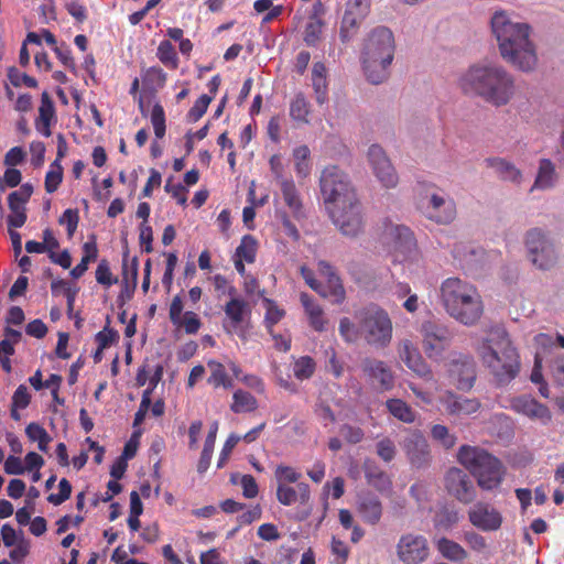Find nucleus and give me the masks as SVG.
I'll return each mask as SVG.
<instances>
[{
  "label": "nucleus",
  "instance_id": "obj_1",
  "mask_svg": "<svg viewBox=\"0 0 564 564\" xmlns=\"http://www.w3.org/2000/svg\"><path fill=\"white\" fill-rule=\"evenodd\" d=\"M491 31L507 63L522 72L535 67L538 57L527 23L513 22L505 11H497L491 18Z\"/></svg>",
  "mask_w": 564,
  "mask_h": 564
},
{
  "label": "nucleus",
  "instance_id": "obj_2",
  "mask_svg": "<svg viewBox=\"0 0 564 564\" xmlns=\"http://www.w3.org/2000/svg\"><path fill=\"white\" fill-rule=\"evenodd\" d=\"M459 86L496 107L509 104L516 95L513 76L497 65L470 66L460 77Z\"/></svg>",
  "mask_w": 564,
  "mask_h": 564
},
{
  "label": "nucleus",
  "instance_id": "obj_3",
  "mask_svg": "<svg viewBox=\"0 0 564 564\" xmlns=\"http://www.w3.org/2000/svg\"><path fill=\"white\" fill-rule=\"evenodd\" d=\"M355 322L348 317L339 321L338 330L348 344L364 339L376 348H384L392 340V321L389 314L376 304L367 305L355 312Z\"/></svg>",
  "mask_w": 564,
  "mask_h": 564
},
{
  "label": "nucleus",
  "instance_id": "obj_4",
  "mask_svg": "<svg viewBox=\"0 0 564 564\" xmlns=\"http://www.w3.org/2000/svg\"><path fill=\"white\" fill-rule=\"evenodd\" d=\"M477 352L498 384L509 383L519 373L520 357L506 330L491 332L489 338L477 348Z\"/></svg>",
  "mask_w": 564,
  "mask_h": 564
},
{
  "label": "nucleus",
  "instance_id": "obj_5",
  "mask_svg": "<svg viewBox=\"0 0 564 564\" xmlns=\"http://www.w3.org/2000/svg\"><path fill=\"white\" fill-rule=\"evenodd\" d=\"M441 299L448 315L463 325H475L484 314V303L477 288L459 278L443 281Z\"/></svg>",
  "mask_w": 564,
  "mask_h": 564
},
{
  "label": "nucleus",
  "instance_id": "obj_6",
  "mask_svg": "<svg viewBox=\"0 0 564 564\" xmlns=\"http://www.w3.org/2000/svg\"><path fill=\"white\" fill-rule=\"evenodd\" d=\"M394 53L395 41L390 29L377 26L367 35L360 59L368 82L378 85L389 77Z\"/></svg>",
  "mask_w": 564,
  "mask_h": 564
},
{
  "label": "nucleus",
  "instance_id": "obj_7",
  "mask_svg": "<svg viewBox=\"0 0 564 564\" xmlns=\"http://www.w3.org/2000/svg\"><path fill=\"white\" fill-rule=\"evenodd\" d=\"M457 459L476 478L482 490H492L503 480L506 470L502 463L484 448L463 445Z\"/></svg>",
  "mask_w": 564,
  "mask_h": 564
},
{
  "label": "nucleus",
  "instance_id": "obj_8",
  "mask_svg": "<svg viewBox=\"0 0 564 564\" xmlns=\"http://www.w3.org/2000/svg\"><path fill=\"white\" fill-rule=\"evenodd\" d=\"M321 192L325 203L334 206L345 205L357 197L348 176L336 165L326 166L319 178Z\"/></svg>",
  "mask_w": 564,
  "mask_h": 564
},
{
  "label": "nucleus",
  "instance_id": "obj_9",
  "mask_svg": "<svg viewBox=\"0 0 564 564\" xmlns=\"http://www.w3.org/2000/svg\"><path fill=\"white\" fill-rule=\"evenodd\" d=\"M524 245L532 263L541 269L553 268L558 259L554 242L540 228H532L527 231Z\"/></svg>",
  "mask_w": 564,
  "mask_h": 564
},
{
  "label": "nucleus",
  "instance_id": "obj_10",
  "mask_svg": "<svg viewBox=\"0 0 564 564\" xmlns=\"http://www.w3.org/2000/svg\"><path fill=\"white\" fill-rule=\"evenodd\" d=\"M333 223L347 237H357L364 229L361 204L357 197L329 210Z\"/></svg>",
  "mask_w": 564,
  "mask_h": 564
},
{
  "label": "nucleus",
  "instance_id": "obj_11",
  "mask_svg": "<svg viewBox=\"0 0 564 564\" xmlns=\"http://www.w3.org/2000/svg\"><path fill=\"white\" fill-rule=\"evenodd\" d=\"M422 346L425 355L430 359L437 360L442 357L453 339L451 329L435 321H426L421 325Z\"/></svg>",
  "mask_w": 564,
  "mask_h": 564
},
{
  "label": "nucleus",
  "instance_id": "obj_12",
  "mask_svg": "<svg viewBox=\"0 0 564 564\" xmlns=\"http://www.w3.org/2000/svg\"><path fill=\"white\" fill-rule=\"evenodd\" d=\"M228 294L232 296L224 307L226 319L224 328L228 334L236 333L241 339H247V332L242 327L246 316L250 313L249 305L242 297H236L237 289L232 285L228 286Z\"/></svg>",
  "mask_w": 564,
  "mask_h": 564
},
{
  "label": "nucleus",
  "instance_id": "obj_13",
  "mask_svg": "<svg viewBox=\"0 0 564 564\" xmlns=\"http://www.w3.org/2000/svg\"><path fill=\"white\" fill-rule=\"evenodd\" d=\"M397 556L403 564H422L430 556L426 538L413 533L401 535L397 544Z\"/></svg>",
  "mask_w": 564,
  "mask_h": 564
},
{
  "label": "nucleus",
  "instance_id": "obj_14",
  "mask_svg": "<svg viewBox=\"0 0 564 564\" xmlns=\"http://www.w3.org/2000/svg\"><path fill=\"white\" fill-rule=\"evenodd\" d=\"M449 378L458 389H470L476 379L474 358L469 355L453 352L446 364Z\"/></svg>",
  "mask_w": 564,
  "mask_h": 564
},
{
  "label": "nucleus",
  "instance_id": "obj_15",
  "mask_svg": "<svg viewBox=\"0 0 564 564\" xmlns=\"http://www.w3.org/2000/svg\"><path fill=\"white\" fill-rule=\"evenodd\" d=\"M467 517L470 524L482 532H496L503 523L501 512L492 505L484 501H478L470 507Z\"/></svg>",
  "mask_w": 564,
  "mask_h": 564
},
{
  "label": "nucleus",
  "instance_id": "obj_16",
  "mask_svg": "<svg viewBox=\"0 0 564 564\" xmlns=\"http://www.w3.org/2000/svg\"><path fill=\"white\" fill-rule=\"evenodd\" d=\"M447 492L462 503H470L476 498V488L466 471L460 468H451L444 478Z\"/></svg>",
  "mask_w": 564,
  "mask_h": 564
},
{
  "label": "nucleus",
  "instance_id": "obj_17",
  "mask_svg": "<svg viewBox=\"0 0 564 564\" xmlns=\"http://www.w3.org/2000/svg\"><path fill=\"white\" fill-rule=\"evenodd\" d=\"M368 161L372 167L373 174L383 187L394 188L398 185L399 176L380 145L372 144L369 148Z\"/></svg>",
  "mask_w": 564,
  "mask_h": 564
},
{
  "label": "nucleus",
  "instance_id": "obj_18",
  "mask_svg": "<svg viewBox=\"0 0 564 564\" xmlns=\"http://www.w3.org/2000/svg\"><path fill=\"white\" fill-rule=\"evenodd\" d=\"M370 11V0H348L340 25V39L349 41Z\"/></svg>",
  "mask_w": 564,
  "mask_h": 564
},
{
  "label": "nucleus",
  "instance_id": "obj_19",
  "mask_svg": "<svg viewBox=\"0 0 564 564\" xmlns=\"http://www.w3.org/2000/svg\"><path fill=\"white\" fill-rule=\"evenodd\" d=\"M402 448L412 466L421 468L430 464V445L421 431L410 432L403 440Z\"/></svg>",
  "mask_w": 564,
  "mask_h": 564
},
{
  "label": "nucleus",
  "instance_id": "obj_20",
  "mask_svg": "<svg viewBox=\"0 0 564 564\" xmlns=\"http://www.w3.org/2000/svg\"><path fill=\"white\" fill-rule=\"evenodd\" d=\"M429 219L438 224H449L456 217V204L452 198L432 194L425 207Z\"/></svg>",
  "mask_w": 564,
  "mask_h": 564
},
{
  "label": "nucleus",
  "instance_id": "obj_21",
  "mask_svg": "<svg viewBox=\"0 0 564 564\" xmlns=\"http://www.w3.org/2000/svg\"><path fill=\"white\" fill-rule=\"evenodd\" d=\"M361 369L370 380L378 381L382 391H390L394 387V375L384 361L366 358L362 360Z\"/></svg>",
  "mask_w": 564,
  "mask_h": 564
},
{
  "label": "nucleus",
  "instance_id": "obj_22",
  "mask_svg": "<svg viewBox=\"0 0 564 564\" xmlns=\"http://www.w3.org/2000/svg\"><path fill=\"white\" fill-rule=\"evenodd\" d=\"M318 270L322 275L327 278L326 284H323L318 294L323 297L330 299L335 304L343 303L346 297V292L334 268L326 261H319Z\"/></svg>",
  "mask_w": 564,
  "mask_h": 564
},
{
  "label": "nucleus",
  "instance_id": "obj_23",
  "mask_svg": "<svg viewBox=\"0 0 564 564\" xmlns=\"http://www.w3.org/2000/svg\"><path fill=\"white\" fill-rule=\"evenodd\" d=\"M511 408L519 414L546 424L551 420L549 408L530 395L517 397L511 401Z\"/></svg>",
  "mask_w": 564,
  "mask_h": 564
},
{
  "label": "nucleus",
  "instance_id": "obj_24",
  "mask_svg": "<svg viewBox=\"0 0 564 564\" xmlns=\"http://www.w3.org/2000/svg\"><path fill=\"white\" fill-rule=\"evenodd\" d=\"M383 237L395 250L406 252L415 245L410 228L403 225H395L391 220L384 221Z\"/></svg>",
  "mask_w": 564,
  "mask_h": 564
},
{
  "label": "nucleus",
  "instance_id": "obj_25",
  "mask_svg": "<svg viewBox=\"0 0 564 564\" xmlns=\"http://www.w3.org/2000/svg\"><path fill=\"white\" fill-rule=\"evenodd\" d=\"M311 499L310 486L306 482H297L295 487L290 485H276V500L282 506L295 503L306 505Z\"/></svg>",
  "mask_w": 564,
  "mask_h": 564
},
{
  "label": "nucleus",
  "instance_id": "obj_26",
  "mask_svg": "<svg viewBox=\"0 0 564 564\" xmlns=\"http://www.w3.org/2000/svg\"><path fill=\"white\" fill-rule=\"evenodd\" d=\"M441 403L445 406L447 413L452 415L473 414L480 406L477 400L462 398L451 391H446L441 397Z\"/></svg>",
  "mask_w": 564,
  "mask_h": 564
},
{
  "label": "nucleus",
  "instance_id": "obj_27",
  "mask_svg": "<svg viewBox=\"0 0 564 564\" xmlns=\"http://www.w3.org/2000/svg\"><path fill=\"white\" fill-rule=\"evenodd\" d=\"M358 511L365 522L377 524L382 516L381 501L372 494L361 495L358 500Z\"/></svg>",
  "mask_w": 564,
  "mask_h": 564
},
{
  "label": "nucleus",
  "instance_id": "obj_28",
  "mask_svg": "<svg viewBox=\"0 0 564 564\" xmlns=\"http://www.w3.org/2000/svg\"><path fill=\"white\" fill-rule=\"evenodd\" d=\"M485 162L487 167L492 169L502 181H509L516 184L521 182L522 173L513 163L502 158H488Z\"/></svg>",
  "mask_w": 564,
  "mask_h": 564
},
{
  "label": "nucleus",
  "instance_id": "obj_29",
  "mask_svg": "<svg viewBox=\"0 0 564 564\" xmlns=\"http://www.w3.org/2000/svg\"><path fill=\"white\" fill-rule=\"evenodd\" d=\"M300 301L308 317L310 326L318 333L324 332L327 319L324 316L323 308L307 293H301Z\"/></svg>",
  "mask_w": 564,
  "mask_h": 564
},
{
  "label": "nucleus",
  "instance_id": "obj_30",
  "mask_svg": "<svg viewBox=\"0 0 564 564\" xmlns=\"http://www.w3.org/2000/svg\"><path fill=\"white\" fill-rule=\"evenodd\" d=\"M312 86L316 96V101L323 105L327 100L328 84L327 68L324 63L316 62L312 68Z\"/></svg>",
  "mask_w": 564,
  "mask_h": 564
},
{
  "label": "nucleus",
  "instance_id": "obj_31",
  "mask_svg": "<svg viewBox=\"0 0 564 564\" xmlns=\"http://www.w3.org/2000/svg\"><path fill=\"white\" fill-rule=\"evenodd\" d=\"M557 174L554 163L550 159H541L539 162L538 174L531 188L547 189L554 186Z\"/></svg>",
  "mask_w": 564,
  "mask_h": 564
},
{
  "label": "nucleus",
  "instance_id": "obj_32",
  "mask_svg": "<svg viewBox=\"0 0 564 564\" xmlns=\"http://www.w3.org/2000/svg\"><path fill=\"white\" fill-rule=\"evenodd\" d=\"M138 281V258L133 257L132 263L129 267L127 263V259H123L122 264V283L123 289L120 293V300L128 301L132 297L134 290L137 288Z\"/></svg>",
  "mask_w": 564,
  "mask_h": 564
},
{
  "label": "nucleus",
  "instance_id": "obj_33",
  "mask_svg": "<svg viewBox=\"0 0 564 564\" xmlns=\"http://www.w3.org/2000/svg\"><path fill=\"white\" fill-rule=\"evenodd\" d=\"M436 549L444 558L452 562H463L468 557V552L459 543L447 538L438 539Z\"/></svg>",
  "mask_w": 564,
  "mask_h": 564
},
{
  "label": "nucleus",
  "instance_id": "obj_34",
  "mask_svg": "<svg viewBox=\"0 0 564 564\" xmlns=\"http://www.w3.org/2000/svg\"><path fill=\"white\" fill-rule=\"evenodd\" d=\"M284 203L292 210L293 215L299 218L302 215V200L300 194L296 189L294 181L291 180H282L279 184Z\"/></svg>",
  "mask_w": 564,
  "mask_h": 564
},
{
  "label": "nucleus",
  "instance_id": "obj_35",
  "mask_svg": "<svg viewBox=\"0 0 564 564\" xmlns=\"http://www.w3.org/2000/svg\"><path fill=\"white\" fill-rule=\"evenodd\" d=\"M386 408L393 417L403 423L411 424L416 419V414L413 409L402 399H388L386 401Z\"/></svg>",
  "mask_w": 564,
  "mask_h": 564
},
{
  "label": "nucleus",
  "instance_id": "obj_36",
  "mask_svg": "<svg viewBox=\"0 0 564 564\" xmlns=\"http://www.w3.org/2000/svg\"><path fill=\"white\" fill-rule=\"evenodd\" d=\"M257 408L258 401L251 393L241 389L235 391L230 405V410L234 413L252 412L257 410Z\"/></svg>",
  "mask_w": 564,
  "mask_h": 564
},
{
  "label": "nucleus",
  "instance_id": "obj_37",
  "mask_svg": "<svg viewBox=\"0 0 564 564\" xmlns=\"http://www.w3.org/2000/svg\"><path fill=\"white\" fill-rule=\"evenodd\" d=\"M207 365L210 368V376L207 380L209 384H212L214 388L224 387L225 389L232 387V380L227 375L223 364L210 360Z\"/></svg>",
  "mask_w": 564,
  "mask_h": 564
},
{
  "label": "nucleus",
  "instance_id": "obj_38",
  "mask_svg": "<svg viewBox=\"0 0 564 564\" xmlns=\"http://www.w3.org/2000/svg\"><path fill=\"white\" fill-rule=\"evenodd\" d=\"M310 115V104L306 100L305 96L300 93L297 94L291 102L290 106V116L293 120L302 123L308 122Z\"/></svg>",
  "mask_w": 564,
  "mask_h": 564
},
{
  "label": "nucleus",
  "instance_id": "obj_39",
  "mask_svg": "<svg viewBox=\"0 0 564 564\" xmlns=\"http://www.w3.org/2000/svg\"><path fill=\"white\" fill-rule=\"evenodd\" d=\"M310 154L311 151L307 145H300L293 150L295 172L299 177H306L311 172Z\"/></svg>",
  "mask_w": 564,
  "mask_h": 564
},
{
  "label": "nucleus",
  "instance_id": "obj_40",
  "mask_svg": "<svg viewBox=\"0 0 564 564\" xmlns=\"http://www.w3.org/2000/svg\"><path fill=\"white\" fill-rule=\"evenodd\" d=\"M316 370V362L310 356H302L294 361L293 373L297 380L310 379Z\"/></svg>",
  "mask_w": 564,
  "mask_h": 564
},
{
  "label": "nucleus",
  "instance_id": "obj_41",
  "mask_svg": "<svg viewBox=\"0 0 564 564\" xmlns=\"http://www.w3.org/2000/svg\"><path fill=\"white\" fill-rule=\"evenodd\" d=\"M406 367L413 371L420 378H423L426 381H433V372L430 366L426 364L421 352L414 354L410 359L405 362Z\"/></svg>",
  "mask_w": 564,
  "mask_h": 564
},
{
  "label": "nucleus",
  "instance_id": "obj_42",
  "mask_svg": "<svg viewBox=\"0 0 564 564\" xmlns=\"http://www.w3.org/2000/svg\"><path fill=\"white\" fill-rule=\"evenodd\" d=\"M84 257L80 262L70 271L73 278H80L88 269V264L97 258V246L95 241H89L84 245Z\"/></svg>",
  "mask_w": 564,
  "mask_h": 564
},
{
  "label": "nucleus",
  "instance_id": "obj_43",
  "mask_svg": "<svg viewBox=\"0 0 564 564\" xmlns=\"http://www.w3.org/2000/svg\"><path fill=\"white\" fill-rule=\"evenodd\" d=\"M257 241L252 236H243L240 245L237 247L235 258L245 260L247 263H252L256 260Z\"/></svg>",
  "mask_w": 564,
  "mask_h": 564
},
{
  "label": "nucleus",
  "instance_id": "obj_44",
  "mask_svg": "<svg viewBox=\"0 0 564 564\" xmlns=\"http://www.w3.org/2000/svg\"><path fill=\"white\" fill-rule=\"evenodd\" d=\"M141 424V406L134 413V422L133 425L135 427L130 441L124 445L123 452L120 457L128 460L135 456L138 447H139V436L141 432L139 430V425Z\"/></svg>",
  "mask_w": 564,
  "mask_h": 564
},
{
  "label": "nucleus",
  "instance_id": "obj_45",
  "mask_svg": "<svg viewBox=\"0 0 564 564\" xmlns=\"http://www.w3.org/2000/svg\"><path fill=\"white\" fill-rule=\"evenodd\" d=\"M323 21L316 15L312 17L307 22L304 31V42L308 46H316L321 40L323 32Z\"/></svg>",
  "mask_w": 564,
  "mask_h": 564
},
{
  "label": "nucleus",
  "instance_id": "obj_46",
  "mask_svg": "<svg viewBox=\"0 0 564 564\" xmlns=\"http://www.w3.org/2000/svg\"><path fill=\"white\" fill-rule=\"evenodd\" d=\"M274 477L278 485L297 484L302 475L295 468L280 464L274 470Z\"/></svg>",
  "mask_w": 564,
  "mask_h": 564
},
{
  "label": "nucleus",
  "instance_id": "obj_47",
  "mask_svg": "<svg viewBox=\"0 0 564 564\" xmlns=\"http://www.w3.org/2000/svg\"><path fill=\"white\" fill-rule=\"evenodd\" d=\"M150 120L158 139H162L166 131V118L163 107L155 104L150 113Z\"/></svg>",
  "mask_w": 564,
  "mask_h": 564
},
{
  "label": "nucleus",
  "instance_id": "obj_48",
  "mask_svg": "<svg viewBox=\"0 0 564 564\" xmlns=\"http://www.w3.org/2000/svg\"><path fill=\"white\" fill-rule=\"evenodd\" d=\"M158 57L167 67L177 68V54L170 41H162L158 47Z\"/></svg>",
  "mask_w": 564,
  "mask_h": 564
},
{
  "label": "nucleus",
  "instance_id": "obj_49",
  "mask_svg": "<svg viewBox=\"0 0 564 564\" xmlns=\"http://www.w3.org/2000/svg\"><path fill=\"white\" fill-rule=\"evenodd\" d=\"M265 315L264 323L270 334H272V328L275 324H278L285 315L284 310L280 308L276 303L272 300H265Z\"/></svg>",
  "mask_w": 564,
  "mask_h": 564
},
{
  "label": "nucleus",
  "instance_id": "obj_50",
  "mask_svg": "<svg viewBox=\"0 0 564 564\" xmlns=\"http://www.w3.org/2000/svg\"><path fill=\"white\" fill-rule=\"evenodd\" d=\"M463 539L468 547L478 554H486L488 551L487 539L476 531H466L463 534Z\"/></svg>",
  "mask_w": 564,
  "mask_h": 564
},
{
  "label": "nucleus",
  "instance_id": "obj_51",
  "mask_svg": "<svg viewBox=\"0 0 564 564\" xmlns=\"http://www.w3.org/2000/svg\"><path fill=\"white\" fill-rule=\"evenodd\" d=\"M431 436L446 449L454 447L456 444L455 435L451 434L448 429L442 424H435L432 426Z\"/></svg>",
  "mask_w": 564,
  "mask_h": 564
},
{
  "label": "nucleus",
  "instance_id": "obj_52",
  "mask_svg": "<svg viewBox=\"0 0 564 564\" xmlns=\"http://www.w3.org/2000/svg\"><path fill=\"white\" fill-rule=\"evenodd\" d=\"M213 100V96L206 94L202 95L188 110L186 119L188 122H197L207 111L209 104Z\"/></svg>",
  "mask_w": 564,
  "mask_h": 564
},
{
  "label": "nucleus",
  "instance_id": "obj_53",
  "mask_svg": "<svg viewBox=\"0 0 564 564\" xmlns=\"http://www.w3.org/2000/svg\"><path fill=\"white\" fill-rule=\"evenodd\" d=\"M63 180V167L61 163L54 161L51 164V170L45 176V191L47 193H54Z\"/></svg>",
  "mask_w": 564,
  "mask_h": 564
},
{
  "label": "nucleus",
  "instance_id": "obj_54",
  "mask_svg": "<svg viewBox=\"0 0 564 564\" xmlns=\"http://www.w3.org/2000/svg\"><path fill=\"white\" fill-rule=\"evenodd\" d=\"M9 208L11 210V214L8 217V224L10 227L13 228H20L22 227L26 221V213H25V206L15 203L12 199L8 198Z\"/></svg>",
  "mask_w": 564,
  "mask_h": 564
},
{
  "label": "nucleus",
  "instance_id": "obj_55",
  "mask_svg": "<svg viewBox=\"0 0 564 564\" xmlns=\"http://www.w3.org/2000/svg\"><path fill=\"white\" fill-rule=\"evenodd\" d=\"M174 326L176 329L183 328L188 335H194L199 330L202 322L196 313L187 311L183 314L181 323L175 324Z\"/></svg>",
  "mask_w": 564,
  "mask_h": 564
},
{
  "label": "nucleus",
  "instance_id": "obj_56",
  "mask_svg": "<svg viewBox=\"0 0 564 564\" xmlns=\"http://www.w3.org/2000/svg\"><path fill=\"white\" fill-rule=\"evenodd\" d=\"M8 78L14 87H20L22 84L30 88H35L37 86V82L35 78L29 76L25 73H21L14 66L8 68Z\"/></svg>",
  "mask_w": 564,
  "mask_h": 564
},
{
  "label": "nucleus",
  "instance_id": "obj_57",
  "mask_svg": "<svg viewBox=\"0 0 564 564\" xmlns=\"http://www.w3.org/2000/svg\"><path fill=\"white\" fill-rule=\"evenodd\" d=\"M377 454L386 463L393 460L397 454L394 442L389 437L380 440L377 443Z\"/></svg>",
  "mask_w": 564,
  "mask_h": 564
},
{
  "label": "nucleus",
  "instance_id": "obj_58",
  "mask_svg": "<svg viewBox=\"0 0 564 564\" xmlns=\"http://www.w3.org/2000/svg\"><path fill=\"white\" fill-rule=\"evenodd\" d=\"M131 499V512L128 519V524L132 531H138L140 528L139 516L141 514V498L137 491H132L130 495Z\"/></svg>",
  "mask_w": 564,
  "mask_h": 564
},
{
  "label": "nucleus",
  "instance_id": "obj_59",
  "mask_svg": "<svg viewBox=\"0 0 564 564\" xmlns=\"http://www.w3.org/2000/svg\"><path fill=\"white\" fill-rule=\"evenodd\" d=\"M164 410L165 404L162 399H159L153 404H151L150 390L147 389L143 391V419L145 417L148 411H150L154 417H159L164 414Z\"/></svg>",
  "mask_w": 564,
  "mask_h": 564
},
{
  "label": "nucleus",
  "instance_id": "obj_60",
  "mask_svg": "<svg viewBox=\"0 0 564 564\" xmlns=\"http://www.w3.org/2000/svg\"><path fill=\"white\" fill-rule=\"evenodd\" d=\"M39 112H40V116H39V119L36 122H41V123L51 122V119L53 118L55 110H54V104H53L48 93H46V91H44L42 94L41 106L39 108Z\"/></svg>",
  "mask_w": 564,
  "mask_h": 564
},
{
  "label": "nucleus",
  "instance_id": "obj_61",
  "mask_svg": "<svg viewBox=\"0 0 564 564\" xmlns=\"http://www.w3.org/2000/svg\"><path fill=\"white\" fill-rule=\"evenodd\" d=\"M58 488L59 492L57 495L51 494L47 497V501L55 506L62 505L64 501L69 499L72 494V485L66 478L61 479Z\"/></svg>",
  "mask_w": 564,
  "mask_h": 564
},
{
  "label": "nucleus",
  "instance_id": "obj_62",
  "mask_svg": "<svg viewBox=\"0 0 564 564\" xmlns=\"http://www.w3.org/2000/svg\"><path fill=\"white\" fill-rule=\"evenodd\" d=\"M165 191L172 195V197L180 205H185L187 202V191L181 183H174L171 178L165 184Z\"/></svg>",
  "mask_w": 564,
  "mask_h": 564
},
{
  "label": "nucleus",
  "instance_id": "obj_63",
  "mask_svg": "<svg viewBox=\"0 0 564 564\" xmlns=\"http://www.w3.org/2000/svg\"><path fill=\"white\" fill-rule=\"evenodd\" d=\"M341 436L349 444H357L364 438V431L358 426H352L349 424H344L339 430Z\"/></svg>",
  "mask_w": 564,
  "mask_h": 564
},
{
  "label": "nucleus",
  "instance_id": "obj_64",
  "mask_svg": "<svg viewBox=\"0 0 564 564\" xmlns=\"http://www.w3.org/2000/svg\"><path fill=\"white\" fill-rule=\"evenodd\" d=\"M332 553L335 556V560H334L335 564H344V563H346V561L348 558L349 550L343 541L333 536Z\"/></svg>",
  "mask_w": 564,
  "mask_h": 564
}]
</instances>
